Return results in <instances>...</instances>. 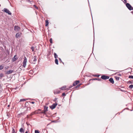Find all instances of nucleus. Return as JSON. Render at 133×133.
Here are the masks:
<instances>
[{"mask_svg":"<svg viewBox=\"0 0 133 133\" xmlns=\"http://www.w3.org/2000/svg\"><path fill=\"white\" fill-rule=\"evenodd\" d=\"M27 62V58L25 57H24V59L23 62V67L25 68L26 65V63Z\"/></svg>","mask_w":133,"mask_h":133,"instance_id":"f257e3e1","label":"nucleus"},{"mask_svg":"<svg viewBox=\"0 0 133 133\" xmlns=\"http://www.w3.org/2000/svg\"><path fill=\"white\" fill-rule=\"evenodd\" d=\"M126 6L130 10H133V7L129 3H127L126 4Z\"/></svg>","mask_w":133,"mask_h":133,"instance_id":"f03ea898","label":"nucleus"},{"mask_svg":"<svg viewBox=\"0 0 133 133\" xmlns=\"http://www.w3.org/2000/svg\"><path fill=\"white\" fill-rule=\"evenodd\" d=\"M101 78L105 80L109 79V77L105 75H103L101 76Z\"/></svg>","mask_w":133,"mask_h":133,"instance_id":"7ed1b4c3","label":"nucleus"},{"mask_svg":"<svg viewBox=\"0 0 133 133\" xmlns=\"http://www.w3.org/2000/svg\"><path fill=\"white\" fill-rule=\"evenodd\" d=\"M4 11L8 13V14L11 15V13L8 9L6 8L4 9Z\"/></svg>","mask_w":133,"mask_h":133,"instance_id":"20e7f679","label":"nucleus"},{"mask_svg":"<svg viewBox=\"0 0 133 133\" xmlns=\"http://www.w3.org/2000/svg\"><path fill=\"white\" fill-rule=\"evenodd\" d=\"M57 103H54L52 104L51 106H50V107L52 109H54L57 105Z\"/></svg>","mask_w":133,"mask_h":133,"instance_id":"39448f33","label":"nucleus"},{"mask_svg":"<svg viewBox=\"0 0 133 133\" xmlns=\"http://www.w3.org/2000/svg\"><path fill=\"white\" fill-rule=\"evenodd\" d=\"M20 28L17 26H15L14 27V30L15 31H18L20 30Z\"/></svg>","mask_w":133,"mask_h":133,"instance_id":"423d86ee","label":"nucleus"},{"mask_svg":"<svg viewBox=\"0 0 133 133\" xmlns=\"http://www.w3.org/2000/svg\"><path fill=\"white\" fill-rule=\"evenodd\" d=\"M33 59V62L32 63L33 64H35V62H36L37 60V56H34Z\"/></svg>","mask_w":133,"mask_h":133,"instance_id":"0eeeda50","label":"nucleus"},{"mask_svg":"<svg viewBox=\"0 0 133 133\" xmlns=\"http://www.w3.org/2000/svg\"><path fill=\"white\" fill-rule=\"evenodd\" d=\"M79 83V81H75L73 84V86H75L77 84Z\"/></svg>","mask_w":133,"mask_h":133,"instance_id":"6e6552de","label":"nucleus"},{"mask_svg":"<svg viewBox=\"0 0 133 133\" xmlns=\"http://www.w3.org/2000/svg\"><path fill=\"white\" fill-rule=\"evenodd\" d=\"M17 58L16 55H15L12 59V61L14 62L16 61Z\"/></svg>","mask_w":133,"mask_h":133,"instance_id":"1a4fd4ad","label":"nucleus"},{"mask_svg":"<svg viewBox=\"0 0 133 133\" xmlns=\"http://www.w3.org/2000/svg\"><path fill=\"white\" fill-rule=\"evenodd\" d=\"M13 72V70H11L8 71L6 73V74H9L12 73Z\"/></svg>","mask_w":133,"mask_h":133,"instance_id":"9d476101","label":"nucleus"},{"mask_svg":"<svg viewBox=\"0 0 133 133\" xmlns=\"http://www.w3.org/2000/svg\"><path fill=\"white\" fill-rule=\"evenodd\" d=\"M48 107L47 106L45 105L44 106L43 110L46 112L48 111Z\"/></svg>","mask_w":133,"mask_h":133,"instance_id":"9b49d317","label":"nucleus"},{"mask_svg":"<svg viewBox=\"0 0 133 133\" xmlns=\"http://www.w3.org/2000/svg\"><path fill=\"white\" fill-rule=\"evenodd\" d=\"M21 33H17L16 35V36H15L16 37V38H18V37H20L21 36Z\"/></svg>","mask_w":133,"mask_h":133,"instance_id":"f8f14e48","label":"nucleus"},{"mask_svg":"<svg viewBox=\"0 0 133 133\" xmlns=\"http://www.w3.org/2000/svg\"><path fill=\"white\" fill-rule=\"evenodd\" d=\"M109 81L112 84H113L114 83V81L113 78H110L109 79Z\"/></svg>","mask_w":133,"mask_h":133,"instance_id":"ddd939ff","label":"nucleus"},{"mask_svg":"<svg viewBox=\"0 0 133 133\" xmlns=\"http://www.w3.org/2000/svg\"><path fill=\"white\" fill-rule=\"evenodd\" d=\"M37 114H43L44 115H46V112L44 110H43L42 111L40 112L39 113H37Z\"/></svg>","mask_w":133,"mask_h":133,"instance_id":"4468645a","label":"nucleus"},{"mask_svg":"<svg viewBox=\"0 0 133 133\" xmlns=\"http://www.w3.org/2000/svg\"><path fill=\"white\" fill-rule=\"evenodd\" d=\"M66 88V86H64L62 87H61L60 89L62 90H65V88Z\"/></svg>","mask_w":133,"mask_h":133,"instance_id":"2eb2a0df","label":"nucleus"},{"mask_svg":"<svg viewBox=\"0 0 133 133\" xmlns=\"http://www.w3.org/2000/svg\"><path fill=\"white\" fill-rule=\"evenodd\" d=\"M49 22L48 20H45V26H47L49 24Z\"/></svg>","mask_w":133,"mask_h":133,"instance_id":"dca6fc26","label":"nucleus"},{"mask_svg":"<svg viewBox=\"0 0 133 133\" xmlns=\"http://www.w3.org/2000/svg\"><path fill=\"white\" fill-rule=\"evenodd\" d=\"M27 99H24V98L22 99H21L20 100L19 102H24V101H25L26 100H27Z\"/></svg>","mask_w":133,"mask_h":133,"instance_id":"f3484780","label":"nucleus"},{"mask_svg":"<svg viewBox=\"0 0 133 133\" xmlns=\"http://www.w3.org/2000/svg\"><path fill=\"white\" fill-rule=\"evenodd\" d=\"M120 90L121 91H123V92H126V91L125 90H123L122 89H121L120 88H117V90Z\"/></svg>","mask_w":133,"mask_h":133,"instance_id":"a211bd4d","label":"nucleus"},{"mask_svg":"<svg viewBox=\"0 0 133 133\" xmlns=\"http://www.w3.org/2000/svg\"><path fill=\"white\" fill-rule=\"evenodd\" d=\"M19 131L20 132H24V130L22 128H21L19 130Z\"/></svg>","mask_w":133,"mask_h":133,"instance_id":"6ab92c4d","label":"nucleus"},{"mask_svg":"<svg viewBox=\"0 0 133 133\" xmlns=\"http://www.w3.org/2000/svg\"><path fill=\"white\" fill-rule=\"evenodd\" d=\"M55 63L57 65L58 64V61L57 59H55Z\"/></svg>","mask_w":133,"mask_h":133,"instance_id":"aec40b11","label":"nucleus"},{"mask_svg":"<svg viewBox=\"0 0 133 133\" xmlns=\"http://www.w3.org/2000/svg\"><path fill=\"white\" fill-rule=\"evenodd\" d=\"M54 55L55 58V59H57V58L58 57V56L55 53H54Z\"/></svg>","mask_w":133,"mask_h":133,"instance_id":"412c9836","label":"nucleus"},{"mask_svg":"<svg viewBox=\"0 0 133 133\" xmlns=\"http://www.w3.org/2000/svg\"><path fill=\"white\" fill-rule=\"evenodd\" d=\"M4 66L3 65H0V70L4 68Z\"/></svg>","mask_w":133,"mask_h":133,"instance_id":"4be33fe9","label":"nucleus"},{"mask_svg":"<svg viewBox=\"0 0 133 133\" xmlns=\"http://www.w3.org/2000/svg\"><path fill=\"white\" fill-rule=\"evenodd\" d=\"M129 88L130 89H131L133 88V85L131 84L129 86Z\"/></svg>","mask_w":133,"mask_h":133,"instance_id":"5701e85b","label":"nucleus"},{"mask_svg":"<svg viewBox=\"0 0 133 133\" xmlns=\"http://www.w3.org/2000/svg\"><path fill=\"white\" fill-rule=\"evenodd\" d=\"M59 92H60L59 91H54V94H58L59 93Z\"/></svg>","mask_w":133,"mask_h":133,"instance_id":"b1692460","label":"nucleus"},{"mask_svg":"<svg viewBox=\"0 0 133 133\" xmlns=\"http://www.w3.org/2000/svg\"><path fill=\"white\" fill-rule=\"evenodd\" d=\"M36 114V113L35 112H32L30 114V116H32V115H33L34 114Z\"/></svg>","mask_w":133,"mask_h":133,"instance_id":"393cba45","label":"nucleus"},{"mask_svg":"<svg viewBox=\"0 0 133 133\" xmlns=\"http://www.w3.org/2000/svg\"><path fill=\"white\" fill-rule=\"evenodd\" d=\"M49 41H50V43H52V38H50V40H49Z\"/></svg>","mask_w":133,"mask_h":133,"instance_id":"a878e982","label":"nucleus"},{"mask_svg":"<svg viewBox=\"0 0 133 133\" xmlns=\"http://www.w3.org/2000/svg\"><path fill=\"white\" fill-rule=\"evenodd\" d=\"M129 78H130L133 79V76H129Z\"/></svg>","mask_w":133,"mask_h":133,"instance_id":"bb28decb","label":"nucleus"},{"mask_svg":"<svg viewBox=\"0 0 133 133\" xmlns=\"http://www.w3.org/2000/svg\"><path fill=\"white\" fill-rule=\"evenodd\" d=\"M35 133H39V131L38 130H35Z\"/></svg>","mask_w":133,"mask_h":133,"instance_id":"cd10ccee","label":"nucleus"},{"mask_svg":"<svg viewBox=\"0 0 133 133\" xmlns=\"http://www.w3.org/2000/svg\"><path fill=\"white\" fill-rule=\"evenodd\" d=\"M34 6L35 7L36 9H38V8L35 5H34Z\"/></svg>","mask_w":133,"mask_h":133,"instance_id":"c85d7f7f","label":"nucleus"},{"mask_svg":"<svg viewBox=\"0 0 133 133\" xmlns=\"http://www.w3.org/2000/svg\"><path fill=\"white\" fill-rule=\"evenodd\" d=\"M3 73H1L0 74V77H1L3 76Z\"/></svg>","mask_w":133,"mask_h":133,"instance_id":"c756f323","label":"nucleus"},{"mask_svg":"<svg viewBox=\"0 0 133 133\" xmlns=\"http://www.w3.org/2000/svg\"><path fill=\"white\" fill-rule=\"evenodd\" d=\"M12 133H15V130L14 128H12Z\"/></svg>","mask_w":133,"mask_h":133,"instance_id":"7c9ffc66","label":"nucleus"},{"mask_svg":"<svg viewBox=\"0 0 133 133\" xmlns=\"http://www.w3.org/2000/svg\"><path fill=\"white\" fill-rule=\"evenodd\" d=\"M80 84H78V85H77V86H76L75 87V88H78L80 86Z\"/></svg>","mask_w":133,"mask_h":133,"instance_id":"2f4dec72","label":"nucleus"},{"mask_svg":"<svg viewBox=\"0 0 133 133\" xmlns=\"http://www.w3.org/2000/svg\"><path fill=\"white\" fill-rule=\"evenodd\" d=\"M31 49L32 50V51H34V47L33 46H32L31 48Z\"/></svg>","mask_w":133,"mask_h":133,"instance_id":"473e14b6","label":"nucleus"},{"mask_svg":"<svg viewBox=\"0 0 133 133\" xmlns=\"http://www.w3.org/2000/svg\"><path fill=\"white\" fill-rule=\"evenodd\" d=\"M94 76L95 77H98L99 76V75H94Z\"/></svg>","mask_w":133,"mask_h":133,"instance_id":"72a5a7b5","label":"nucleus"},{"mask_svg":"<svg viewBox=\"0 0 133 133\" xmlns=\"http://www.w3.org/2000/svg\"><path fill=\"white\" fill-rule=\"evenodd\" d=\"M97 80L98 81H102V79L100 78H97Z\"/></svg>","mask_w":133,"mask_h":133,"instance_id":"f704fd0d","label":"nucleus"},{"mask_svg":"<svg viewBox=\"0 0 133 133\" xmlns=\"http://www.w3.org/2000/svg\"><path fill=\"white\" fill-rule=\"evenodd\" d=\"M121 74H118V73H117V76H121Z\"/></svg>","mask_w":133,"mask_h":133,"instance_id":"c9c22d12","label":"nucleus"},{"mask_svg":"<svg viewBox=\"0 0 133 133\" xmlns=\"http://www.w3.org/2000/svg\"><path fill=\"white\" fill-rule=\"evenodd\" d=\"M23 115V113H21L19 114V115L20 116Z\"/></svg>","mask_w":133,"mask_h":133,"instance_id":"e433bc0d","label":"nucleus"},{"mask_svg":"<svg viewBox=\"0 0 133 133\" xmlns=\"http://www.w3.org/2000/svg\"><path fill=\"white\" fill-rule=\"evenodd\" d=\"M62 95L63 96H65V94L64 93H63L62 94Z\"/></svg>","mask_w":133,"mask_h":133,"instance_id":"4c0bfd02","label":"nucleus"},{"mask_svg":"<svg viewBox=\"0 0 133 133\" xmlns=\"http://www.w3.org/2000/svg\"><path fill=\"white\" fill-rule=\"evenodd\" d=\"M128 83H130L131 84H132V82L131 81H128Z\"/></svg>","mask_w":133,"mask_h":133,"instance_id":"58836bf2","label":"nucleus"},{"mask_svg":"<svg viewBox=\"0 0 133 133\" xmlns=\"http://www.w3.org/2000/svg\"><path fill=\"white\" fill-rule=\"evenodd\" d=\"M59 61H60L61 62H62V60L60 58H59Z\"/></svg>","mask_w":133,"mask_h":133,"instance_id":"ea45409f","label":"nucleus"},{"mask_svg":"<svg viewBox=\"0 0 133 133\" xmlns=\"http://www.w3.org/2000/svg\"><path fill=\"white\" fill-rule=\"evenodd\" d=\"M30 102L32 103V104H34V103L35 102H33V101H32L31 102Z\"/></svg>","mask_w":133,"mask_h":133,"instance_id":"a19ab883","label":"nucleus"},{"mask_svg":"<svg viewBox=\"0 0 133 133\" xmlns=\"http://www.w3.org/2000/svg\"><path fill=\"white\" fill-rule=\"evenodd\" d=\"M72 87V86H71V85L69 87V89H70V88H71Z\"/></svg>","mask_w":133,"mask_h":133,"instance_id":"79ce46f5","label":"nucleus"},{"mask_svg":"<svg viewBox=\"0 0 133 133\" xmlns=\"http://www.w3.org/2000/svg\"><path fill=\"white\" fill-rule=\"evenodd\" d=\"M119 77H117V80H118L119 79Z\"/></svg>","mask_w":133,"mask_h":133,"instance_id":"37998d69","label":"nucleus"},{"mask_svg":"<svg viewBox=\"0 0 133 133\" xmlns=\"http://www.w3.org/2000/svg\"><path fill=\"white\" fill-rule=\"evenodd\" d=\"M124 2H125V3H127V0H124Z\"/></svg>","mask_w":133,"mask_h":133,"instance_id":"c03bdc74","label":"nucleus"},{"mask_svg":"<svg viewBox=\"0 0 133 133\" xmlns=\"http://www.w3.org/2000/svg\"><path fill=\"white\" fill-rule=\"evenodd\" d=\"M38 111H41V109H38Z\"/></svg>","mask_w":133,"mask_h":133,"instance_id":"a18cd8bd","label":"nucleus"},{"mask_svg":"<svg viewBox=\"0 0 133 133\" xmlns=\"http://www.w3.org/2000/svg\"><path fill=\"white\" fill-rule=\"evenodd\" d=\"M93 80H97V78L93 79Z\"/></svg>","mask_w":133,"mask_h":133,"instance_id":"49530a36","label":"nucleus"},{"mask_svg":"<svg viewBox=\"0 0 133 133\" xmlns=\"http://www.w3.org/2000/svg\"><path fill=\"white\" fill-rule=\"evenodd\" d=\"M57 99V98H55V99L54 100V101H56V99Z\"/></svg>","mask_w":133,"mask_h":133,"instance_id":"de8ad7c7","label":"nucleus"},{"mask_svg":"<svg viewBox=\"0 0 133 133\" xmlns=\"http://www.w3.org/2000/svg\"><path fill=\"white\" fill-rule=\"evenodd\" d=\"M39 112L38 111L36 113V114H37V113H39V112Z\"/></svg>","mask_w":133,"mask_h":133,"instance_id":"09e8293b","label":"nucleus"},{"mask_svg":"<svg viewBox=\"0 0 133 133\" xmlns=\"http://www.w3.org/2000/svg\"><path fill=\"white\" fill-rule=\"evenodd\" d=\"M115 77L116 78H116H117L116 76H115Z\"/></svg>","mask_w":133,"mask_h":133,"instance_id":"8fccbe9b","label":"nucleus"},{"mask_svg":"<svg viewBox=\"0 0 133 133\" xmlns=\"http://www.w3.org/2000/svg\"><path fill=\"white\" fill-rule=\"evenodd\" d=\"M25 133H28V132L27 131H26Z\"/></svg>","mask_w":133,"mask_h":133,"instance_id":"3c124183","label":"nucleus"},{"mask_svg":"<svg viewBox=\"0 0 133 133\" xmlns=\"http://www.w3.org/2000/svg\"><path fill=\"white\" fill-rule=\"evenodd\" d=\"M52 122H55V121H52Z\"/></svg>","mask_w":133,"mask_h":133,"instance_id":"603ef678","label":"nucleus"},{"mask_svg":"<svg viewBox=\"0 0 133 133\" xmlns=\"http://www.w3.org/2000/svg\"><path fill=\"white\" fill-rule=\"evenodd\" d=\"M131 12L133 14V11H132Z\"/></svg>","mask_w":133,"mask_h":133,"instance_id":"864d4df0","label":"nucleus"},{"mask_svg":"<svg viewBox=\"0 0 133 133\" xmlns=\"http://www.w3.org/2000/svg\"><path fill=\"white\" fill-rule=\"evenodd\" d=\"M119 114V113H117V114Z\"/></svg>","mask_w":133,"mask_h":133,"instance_id":"5fc2aeb1","label":"nucleus"},{"mask_svg":"<svg viewBox=\"0 0 133 133\" xmlns=\"http://www.w3.org/2000/svg\"><path fill=\"white\" fill-rule=\"evenodd\" d=\"M28 0V1H30V0Z\"/></svg>","mask_w":133,"mask_h":133,"instance_id":"6e6d98bb","label":"nucleus"},{"mask_svg":"<svg viewBox=\"0 0 133 133\" xmlns=\"http://www.w3.org/2000/svg\"><path fill=\"white\" fill-rule=\"evenodd\" d=\"M122 1H123V0H122Z\"/></svg>","mask_w":133,"mask_h":133,"instance_id":"4d7b16f0","label":"nucleus"}]
</instances>
